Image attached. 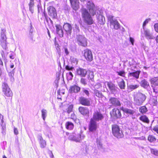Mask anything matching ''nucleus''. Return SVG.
Segmentation results:
<instances>
[{"label":"nucleus","instance_id":"nucleus-16","mask_svg":"<svg viewBox=\"0 0 158 158\" xmlns=\"http://www.w3.org/2000/svg\"><path fill=\"white\" fill-rule=\"evenodd\" d=\"M71 6L74 10L78 9L79 7L78 0H69Z\"/></svg>","mask_w":158,"mask_h":158},{"label":"nucleus","instance_id":"nucleus-5","mask_svg":"<svg viewBox=\"0 0 158 158\" xmlns=\"http://www.w3.org/2000/svg\"><path fill=\"white\" fill-rule=\"evenodd\" d=\"M76 39L78 44L83 47H85L87 45L86 39L83 35H77L76 37Z\"/></svg>","mask_w":158,"mask_h":158},{"label":"nucleus","instance_id":"nucleus-32","mask_svg":"<svg viewBox=\"0 0 158 158\" xmlns=\"http://www.w3.org/2000/svg\"><path fill=\"white\" fill-rule=\"evenodd\" d=\"M6 30L2 29L1 32V40H6V38L5 34Z\"/></svg>","mask_w":158,"mask_h":158},{"label":"nucleus","instance_id":"nucleus-35","mask_svg":"<svg viewBox=\"0 0 158 158\" xmlns=\"http://www.w3.org/2000/svg\"><path fill=\"white\" fill-rule=\"evenodd\" d=\"M139 110L141 113L144 114L148 111V110L145 106H143L139 108Z\"/></svg>","mask_w":158,"mask_h":158},{"label":"nucleus","instance_id":"nucleus-6","mask_svg":"<svg viewBox=\"0 0 158 158\" xmlns=\"http://www.w3.org/2000/svg\"><path fill=\"white\" fill-rule=\"evenodd\" d=\"M2 91L5 95L7 97H11L13 94L8 85L5 83H3L2 85Z\"/></svg>","mask_w":158,"mask_h":158},{"label":"nucleus","instance_id":"nucleus-7","mask_svg":"<svg viewBox=\"0 0 158 158\" xmlns=\"http://www.w3.org/2000/svg\"><path fill=\"white\" fill-rule=\"evenodd\" d=\"M104 118L102 114L98 111H94L93 114V117L91 118L96 122H98L102 120Z\"/></svg>","mask_w":158,"mask_h":158},{"label":"nucleus","instance_id":"nucleus-59","mask_svg":"<svg viewBox=\"0 0 158 158\" xmlns=\"http://www.w3.org/2000/svg\"><path fill=\"white\" fill-rule=\"evenodd\" d=\"M153 130L156 131L158 134V126H156L154 127Z\"/></svg>","mask_w":158,"mask_h":158},{"label":"nucleus","instance_id":"nucleus-44","mask_svg":"<svg viewBox=\"0 0 158 158\" xmlns=\"http://www.w3.org/2000/svg\"><path fill=\"white\" fill-rule=\"evenodd\" d=\"M73 105H70L68 108V109L67 110V112L68 114H69L72 112L73 111Z\"/></svg>","mask_w":158,"mask_h":158},{"label":"nucleus","instance_id":"nucleus-28","mask_svg":"<svg viewBox=\"0 0 158 158\" xmlns=\"http://www.w3.org/2000/svg\"><path fill=\"white\" fill-rule=\"evenodd\" d=\"M87 8L88 10H94L95 8L94 4L89 1L88 2L87 4Z\"/></svg>","mask_w":158,"mask_h":158},{"label":"nucleus","instance_id":"nucleus-3","mask_svg":"<svg viewBox=\"0 0 158 158\" xmlns=\"http://www.w3.org/2000/svg\"><path fill=\"white\" fill-rule=\"evenodd\" d=\"M146 98V95L140 92L138 93L136 97L134 98V101L136 105L138 106L142 104Z\"/></svg>","mask_w":158,"mask_h":158},{"label":"nucleus","instance_id":"nucleus-22","mask_svg":"<svg viewBox=\"0 0 158 158\" xmlns=\"http://www.w3.org/2000/svg\"><path fill=\"white\" fill-rule=\"evenodd\" d=\"M38 139L41 148H45L46 145V142L43 139L41 135H39L38 136Z\"/></svg>","mask_w":158,"mask_h":158},{"label":"nucleus","instance_id":"nucleus-19","mask_svg":"<svg viewBox=\"0 0 158 158\" xmlns=\"http://www.w3.org/2000/svg\"><path fill=\"white\" fill-rule=\"evenodd\" d=\"M69 139L70 140H73L76 142H80L79 135H76L74 134L73 133L69 135Z\"/></svg>","mask_w":158,"mask_h":158},{"label":"nucleus","instance_id":"nucleus-63","mask_svg":"<svg viewBox=\"0 0 158 158\" xmlns=\"http://www.w3.org/2000/svg\"><path fill=\"white\" fill-rule=\"evenodd\" d=\"M83 92L85 94H86V95H87V96H88L89 95V91L86 90V89H84L83 90Z\"/></svg>","mask_w":158,"mask_h":158},{"label":"nucleus","instance_id":"nucleus-55","mask_svg":"<svg viewBox=\"0 0 158 158\" xmlns=\"http://www.w3.org/2000/svg\"><path fill=\"white\" fill-rule=\"evenodd\" d=\"M14 69H13L9 73L8 75L10 77H14Z\"/></svg>","mask_w":158,"mask_h":158},{"label":"nucleus","instance_id":"nucleus-42","mask_svg":"<svg viewBox=\"0 0 158 158\" xmlns=\"http://www.w3.org/2000/svg\"><path fill=\"white\" fill-rule=\"evenodd\" d=\"M71 62L72 63L74 64V65H76L78 62L76 58L73 57H71Z\"/></svg>","mask_w":158,"mask_h":158},{"label":"nucleus","instance_id":"nucleus-31","mask_svg":"<svg viewBox=\"0 0 158 158\" xmlns=\"http://www.w3.org/2000/svg\"><path fill=\"white\" fill-rule=\"evenodd\" d=\"M49 15L53 18H55L57 16L56 10H48Z\"/></svg>","mask_w":158,"mask_h":158},{"label":"nucleus","instance_id":"nucleus-62","mask_svg":"<svg viewBox=\"0 0 158 158\" xmlns=\"http://www.w3.org/2000/svg\"><path fill=\"white\" fill-rule=\"evenodd\" d=\"M56 47L58 52H60V48H59V46L58 44L56 45Z\"/></svg>","mask_w":158,"mask_h":158},{"label":"nucleus","instance_id":"nucleus-39","mask_svg":"<svg viewBox=\"0 0 158 158\" xmlns=\"http://www.w3.org/2000/svg\"><path fill=\"white\" fill-rule=\"evenodd\" d=\"M148 139L150 142L152 143L155 141L156 140V139L154 136L152 135H149L148 137Z\"/></svg>","mask_w":158,"mask_h":158},{"label":"nucleus","instance_id":"nucleus-48","mask_svg":"<svg viewBox=\"0 0 158 158\" xmlns=\"http://www.w3.org/2000/svg\"><path fill=\"white\" fill-rule=\"evenodd\" d=\"M151 86L152 88L153 92L155 93L156 94H157L158 93V89L157 88H155L156 86L151 85Z\"/></svg>","mask_w":158,"mask_h":158},{"label":"nucleus","instance_id":"nucleus-26","mask_svg":"<svg viewBox=\"0 0 158 158\" xmlns=\"http://www.w3.org/2000/svg\"><path fill=\"white\" fill-rule=\"evenodd\" d=\"M0 124L2 127V133L3 135H5L6 133L5 131H6V125L5 123H4V121L2 120V121H1L0 122Z\"/></svg>","mask_w":158,"mask_h":158},{"label":"nucleus","instance_id":"nucleus-40","mask_svg":"<svg viewBox=\"0 0 158 158\" xmlns=\"http://www.w3.org/2000/svg\"><path fill=\"white\" fill-rule=\"evenodd\" d=\"M67 78L68 80H71L73 77V75L71 72H69L66 73Z\"/></svg>","mask_w":158,"mask_h":158},{"label":"nucleus","instance_id":"nucleus-46","mask_svg":"<svg viewBox=\"0 0 158 158\" xmlns=\"http://www.w3.org/2000/svg\"><path fill=\"white\" fill-rule=\"evenodd\" d=\"M59 35V36L60 37H62L63 36V32L62 30H59V31L56 32Z\"/></svg>","mask_w":158,"mask_h":158},{"label":"nucleus","instance_id":"nucleus-18","mask_svg":"<svg viewBox=\"0 0 158 158\" xmlns=\"http://www.w3.org/2000/svg\"><path fill=\"white\" fill-rule=\"evenodd\" d=\"M78 110L81 114L83 115H88L89 113V110L88 108L86 107H79Z\"/></svg>","mask_w":158,"mask_h":158},{"label":"nucleus","instance_id":"nucleus-36","mask_svg":"<svg viewBox=\"0 0 158 158\" xmlns=\"http://www.w3.org/2000/svg\"><path fill=\"white\" fill-rule=\"evenodd\" d=\"M118 85L120 88L121 89H124L125 87V82L123 79L118 83Z\"/></svg>","mask_w":158,"mask_h":158},{"label":"nucleus","instance_id":"nucleus-17","mask_svg":"<svg viewBox=\"0 0 158 158\" xmlns=\"http://www.w3.org/2000/svg\"><path fill=\"white\" fill-rule=\"evenodd\" d=\"M81 88L78 86L74 85L70 86L69 92L71 93H77L80 90Z\"/></svg>","mask_w":158,"mask_h":158},{"label":"nucleus","instance_id":"nucleus-52","mask_svg":"<svg viewBox=\"0 0 158 158\" xmlns=\"http://www.w3.org/2000/svg\"><path fill=\"white\" fill-rule=\"evenodd\" d=\"M79 138L80 139V141L83 139L85 137V135L82 133L81 134H79Z\"/></svg>","mask_w":158,"mask_h":158},{"label":"nucleus","instance_id":"nucleus-11","mask_svg":"<svg viewBox=\"0 0 158 158\" xmlns=\"http://www.w3.org/2000/svg\"><path fill=\"white\" fill-rule=\"evenodd\" d=\"M84 56L86 59L89 61H91L93 60V56L91 50L86 49L84 51Z\"/></svg>","mask_w":158,"mask_h":158},{"label":"nucleus","instance_id":"nucleus-45","mask_svg":"<svg viewBox=\"0 0 158 158\" xmlns=\"http://www.w3.org/2000/svg\"><path fill=\"white\" fill-rule=\"evenodd\" d=\"M80 82L84 85H85L87 84V81L86 79L81 78L80 80Z\"/></svg>","mask_w":158,"mask_h":158},{"label":"nucleus","instance_id":"nucleus-64","mask_svg":"<svg viewBox=\"0 0 158 158\" xmlns=\"http://www.w3.org/2000/svg\"><path fill=\"white\" fill-rule=\"evenodd\" d=\"M130 41L131 42V43L132 44V45H133L134 42V39L133 38L130 37Z\"/></svg>","mask_w":158,"mask_h":158},{"label":"nucleus","instance_id":"nucleus-47","mask_svg":"<svg viewBox=\"0 0 158 158\" xmlns=\"http://www.w3.org/2000/svg\"><path fill=\"white\" fill-rule=\"evenodd\" d=\"M117 73L118 75H119L121 76L124 77L125 75V72L123 71H120L119 72H117Z\"/></svg>","mask_w":158,"mask_h":158},{"label":"nucleus","instance_id":"nucleus-2","mask_svg":"<svg viewBox=\"0 0 158 158\" xmlns=\"http://www.w3.org/2000/svg\"><path fill=\"white\" fill-rule=\"evenodd\" d=\"M112 133L113 135L118 138H120L123 136L122 131L120 129L118 126L116 124L112 125Z\"/></svg>","mask_w":158,"mask_h":158},{"label":"nucleus","instance_id":"nucleus-12","mask_svg":"<svg viewBox=\"0 0 158 158\" xmlns=\"http://www.w3.org/2000/svg\"><path fill=\"white\" fill-rule=\"evenodd\" d=\"M96 15L97 16L98 23L101 24H104L105 22V19L104 17L102 15L100 10H96Z\"/></svg>","mask_w":158,"mask_h":158},{"label":"nucleus","instance_id":"nucleus-24","mask_svg":"<svg viewBox=\"0 0 158 158\" xmlns=\"http://www.w3.org/2000/svg\"><path fill=\"white\" fill-rule=\"evenodd\" d=\"M140 85L141 86L145 89H147L149 86V82L145 79L141 81Z\"/></svg>","mask_w":158,"mask_h":158},{"label":"nucleus","instance_id":"nucleus-50","mask_svg":"<svg viewBox=\"0 0 158 158\" xmlns=\"http://www.w3.org/2000/svg\"><path fill=\"white\" fill-rule=\"evenodd\" d=\"M55 26L56 28V32L59 31V30H62V27L59 24H56Z\"/></svg>","mask_w":158,"mask_h":158},{"label":"nucleus","instance_id":"nucleus-29","mask_svg":"<svg viewBox=\"0 0 158 158\" xmlns=\"http://www.w3.org/2000/svg\"><path fill=\"white\" fill-rule=\"evenodd\" d=\"M144 34L145 36L148 39H153V37L151 34L150 31L149 30H146L144 32Z\"/></svg>","mask_w":158,"mask_h":158},{"label":"nucleus","instance_id":"nucleus-53","mask_svg":"<svg viewBox=\"0 0 158 158\" xmlns=\"http://www.w3.org/2000/svg\"><path fill=\"white\" fill-rule=\"evenodd\" d=\"M150 20V19H146L143 22V28L145 26L147 23H148L149 21Z\"/></svg>","mask_w":158,"mask_h":158},{"label":"nucleus","instance_id":"nucleus-37","mask_svg":"<svg viewBox=\"0 0 158 158\" xmlns=\"http://www.w3.org/2000/svg\"><path fill=\"white\" fill-rule=\"evenodd\" d=\"M151 153L156 156H158V150L156 149L150 148Z\"/></svg>","mask_w":158,"mask_h":158},{"label":"nucleus","instance_id":"nucleus-57","mask_svg":"<svg viewBox=\"0 0 158 158\" xmlns=\"http://www.w3.org/2000/svg\"><path fill=\"white\" fill-rule=\"evenodd\" d=\"M71 118L74 120L76 118V117L75 114L73 113L71 114L70 116Z\"/></svg>","mask_w":158,"mask_h":158},{"label":"nucleus","instance_id":"nucleus-30","mask_svg":"<svg viewBox=\"0 0 158 158\" xmlns=\"http://www.w3.org/2000/svg\"><path fill=\"white\" fill-rule=\"evenodd\" d=\"M66 128L69 130L72 129L74 127L73 124L71 122H68L66 123Z\"/></svg>","mask_w":158,"mask_h":158},{"label":"nucleus","instance_id":"nucleus-54","mask_svg":"<svg viewBox=\"0 0 158 158\" xmlns=\"http://www.w3.org/2000/svg\"><path fill=\"white\" fill-rule=\"evenodd\" d=\"M15 55L14 53H11L9 56L10 58L11 59H14L15 58Z\"/></svg>","mask_w":158,"mask_h":158},{"label":"nucleus","instance_id":"nucleus-4","mask_svg":"<svg viewBox=\"0 0 158 158\" xmlns=\"http://www.w3.org/2000/svg\"><path fill=\"white\" fill-rule=\"evenodd\" d=\"M106 16L110 22L111 26H113V28L116 30L118 29L119 27L120 24L118 21L114 19L113 17L111 15L106 13Z\"/></svg>","mask_w":158,"mask_h":158},{"label":"nucleus","instance_id":"nucleus-8","mask_svg":"<svg viewBox=\"0 0 158 158\" xmlns=\"http://www.w3.org/2000/svg\"><path fill=\"white\" fill-rule=\"evenodd\" d=\"M111 116L115 118H120L121 117V114L119 109L114 108L110 113Z\"/></svg>","mask_w":158,"mask_h":158},{"label":"nucleus","instance_id":"nucleus-20","mask_svg":"<svg viewBox=\"0 0 158 158\" xmlns=\"http://www.w3.org/2000/svg\"><path fill=\"white\" fill-rule=\"evenodd\" d=\"M107 86L112 93H114L116 92L117 87L112 82H108Z\"/></svg>","mask_w":158,"mask_h":158},{"label":"nucleus","instance_id":"nucleus-51","mask_svg":"<svg viewBox=\"0 0 158 158\" xmlns=\"http://www.w3.org/2000/svg\"><path fill=\"white\" fill-rule=\"evenodd\" d=\"M94 78V75H93V73H90L89 75L88 78L89 79L91 80L92 81H93V80Z\"/></svg>","mask_w":158,"mask_h":158},{"label":"nucleus","instance_id":"nucleus-38","mask_svg":"<svg viewBox=\"0 0 158 158\" xmlns=\"http://www.w3.org/2000/svg\"><path fill=\"white\" fill-rule=\"evenodd\" d=\"M1 45L3 48L4 49H6L7 47L6 43V40H1Z\"/></svg>","mask_w":158,"mask_h":158},{"label":"nucleus","instance_id":"nucleus-9","mask_svg":"<svg viewBox=\"0 0 158 158\" xmlns=\"http://www.w3.org/2000/svg\"><path fill=\"white\" fill-rule=\"evenodd\" d=\"M98 127V124L95 121L90 119L89 125V129L90 131H95Z\"/></svg>","mask_w":158,"mask_h":158},{"label":"nucleus","instance_id":"nucleus-41","mask_svg":"<svg viewBox=\"0 0 158 158\" xmlns=\"http://www.w3.org/2000/svg\"><path fill=\"white\" fill-rule=\"evenodd\" d=\"M29 10H31L33 8L34 6V0H30V2L29 4Z\"/></svg>","mask_w":158,"mask_h":158},{"label":"nucleus","instance_id":"nucleus-15","mask_svg":"<svg viewBox=\"0 0 158 158\" xmlns=\"http://www.w3.org/2000/svg\"><path fill=\"white\" fill-rule=\"evenodd\" d=\"M63 27L67 35H70L72 30V27L71 24L68 23H65Z\"/></svg>","mask_w":158,"mask_h":158},{"label":"nucleus","instance_id":"nucleus-33","mask_svg":"<svg viewBox=\"0 0 158 158\" xmlns=\"http://www.w3.org/2000/svg\"><path fill=\"white\" fill-rule=\"evenodd\" d=\"M41 116L44 121L45 120V118L47 116V111L44 109H43L41 110Z\"/></svg>","mask_w":158,"mask_h":158},{"label":"nucleus","instance_id":"nucleus-21","mask_svg":"<svg viewBox=\"0 0 158 158\" xmlns=\"http://www.w3.org/2000/svg\"><path fill=\"white\" fill-rule=\"evenodd\" d=\"M121 109L124 113L132 116L135 112V111L133 110L128 109L126 108L122 107Z\"/></svg>","mask_w":158,"mask_h":158},{"label":"nucleus","instance_id":"nucleus-10","mask_svg":"<svg viewBox=\"0 0 158 158\" xmlns=\"http://www.w3.org/2000/svg\"><path fill=\"white\" fill-rule=\"evenodd\" d=\"M79 102L81 104L85 106L90 105V99L83 97H81L79 98Z\"/></svg>","mask_w":158,"mask_h":158},{"label":"nucleus","instance_id":"nucleus-60","mask_svg":"<svg viewBox=\"0 0 158 158\" xmlns=\"http://www.w3.org/2000/svg\"><path fill=\"white\" fill-rule=\"evenodd\" d=\"M14 133L16 135H17L18 134V131L17 129L15 127L14 129Z\"/></svg>","mask_w":158,"mask_h":158},{"label":"nucleus","instance_id":"nucleus-49","mask_svg":"<svg viewBox=\"0 0 158 158\" xmlns=\"http://www.w3.org/2000/svg\"><path fill=\"white\" fill-rule=\"evenodd\" d=\"M65 68L66 69L68 70H71L73 71V69H74V68L73 67H71L70 66L67 65L65 66Z\"/></svg>","mask_w":158,"mask_h":158},{"label":"nucleus","instance_id":"nucleus-1","mask_svg":"<svg viewBox=\"0 0 158 158\" xmlns=\"http://www.w3.org/2000/svg\"><path fill=\"white\" fill-rule=\"evenodd\" d=\"M96 10H82V16L84 22L88 25L94 24L93 17L96 14Z\"/></svg>","mask_w":158,"mask_h":158},{"label":"nucleus","instance_id":"nucleus-61","mask_svg":"<svg viewBox=\"0 0 158 158\" xmlns=\"http://www.w3.org/2000/svg\"><path fill=\"white\" fill-rule=\"evenodd\" d=\"M153 102L154 103V104L155 105H156L157 103V100H156V97L154 98L153 99Z\"/></svg>","mask_w":158,"mask_h":158},{"label":"nucleus","instance_id":"nucleus-25","mask_svg":"<svg viewBox=\"0 0 158 158\" xmlns=\"http://www.w3.org/2000/svg\"><path fill=\"white\" fill-rule=\"evenodd\" d=\"M139 84H136L135 85L131 84L128 85L127 88L128 90H130L131 91H132L138 88L139 87Z\"/></svg>","mask_w":158,"mask_h":158},{"label":"nucleus","instance_id":"nucleus-58","mask_svg":"<svg viewBox=\"0 0 158 158\" xmlns=\"http://www.w3.org/2000/svg\"><path fill=\"white\" fill-rule=\"evenodd\" d=\"M64 49L65 53L66 54V55H68L69 54V52L68 51V50L67 48L65 47H64Z\"/></svg>","mask_w":158,"mask_h":158},{"label":"nucleus","instance_id":"nucleus-34","mask_svg":"<svg viewBox=\"0 0 158 158\" xmlns=\"http://www.w3.org/2000/svg\"><path fill=\"white\" fill-rule=\"evenodd\" d=\"M139 119L141 121L148 123H149V119L146 115H144L141 116L139 118Z\"/></svg>","mask_w":158,"mask_h":158},{"label":"nucleus","instance_id":"nucleus-43","mask_svg":"<svg viewBox=\"0 0 158 158\" xmlns=\"http://www.w3.org/2000/svg\"><path fill=\"white\" fill-rule=\"evenodd\" d=\"M95 94L98 97H102V95L101 93H100L98 90H94Z\"/></svg>","mask_w":158,"mask_h":158},{"label":"nucleus","instance_id":"nucleus-13","mask_svg":"<svg viewBox=\"0 0 158 158\" xmlns=\"http://www.w3.org/2000/svg\"><path fill=\"white\" fill-rule=\"evenodd\" d=\"M76 73L77 75L81 77H84L86 75L87 71L83 68H79L76 69Z\"/></svg>","mask_w":158,"mask_h":158},{"label":"nucleus","instance_id":"nucleus-27","mask_svg":"<svg viewBox=\"0 0 158 158\" xmlns=\"http://www.w3.org/2000/svg\"><path fill=\"white\" fill-rule=\"evenodd\" d=\"M139 72L138 71H136L134 72L130 73L128 74L129 77H133L136 79H138L139 77Z\"/></svg>","mask_w":158,"mask_h":158},{"label":"nucleus","instance_id":"nucleus-56","mask_svg":"<svg viewBox=\"0 0 158 158\" xmlns=\"http://www.w3.org/2000/svg\"><path fill=\"white\" fill-rule=\"evenodd\" d=\"M154 27L156 32H158V23L155 24Z\"/></svg>","mask_w":158,"mask_h":158},{"label":"nucleus","instance_id":"nucleus-23","mask_svg":"<svg viewBox=\"0 0 158 158\" xmlns=\"http://www.w3.org/2000/svg\"><path fill=\"white\" fill-rule=\"evenodd\" d=\"M150 81L151 85L158 86V77H155L152 78Z\"/></svg>","mask_w":158,"mask_h":158},{"label":"nucleus","instance_id":"nucleus-14","mask_svg":"<svg viewBox=\"0 0 158 158\" xmlns=\"http://www.w3.org/2000/svg\"><path fill=\"white\" fill-rule=\"evenodd\" d=\"M109 102L111 105L114 106H120L121 103L120 101L117 98H110L109 100Z\"/></svg>","mask_w":158,"mask_h":158}]
</instances>
